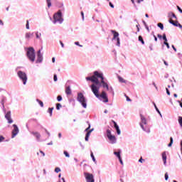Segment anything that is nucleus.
Here are the masks:
<instances>
[{"instance_id": "14", "label": "nucleus", "mask_w": 182, "mask_h": 182, "mask_svg": "<svg viewBox=\"0 0 182 182\" xmlns=\"http://www.w3.org/2000/svg\"><path fill=\"white\" fill-rule=\"evenodd\" d=\"M5 119H6V120L8 121V123L9 124L14 123V120L12 119V118L11 117V111H8L7 113H6L5 114Z\"/></svg>"}, {"instance_id": "15", "label": "nucleus", "mask_w": 182, "mask_h": 182, "mask_svg": "<svg viewBox=\"0 0 182 182\" xmlns=\"http://www.w3.org/2000/svg\"><path fill=\"white\" fill-rule=\"evenodd\" d=\"M87 81H90L93 83V85H97L99 84V80H97L96 78L93 77V75L92 77H86Z\"/></svg>"}, {"instance_id": "46", "label": "nucleus", "mask_w": 182, "mask_h": 182, "mask_svg": "<svg viewBox=\"0 0 182 182\" xmlns=\"http://www.w3.org/2000/svg\"><path fill=\"white\" fill-rule=\"evenodd\" d=\"M176 8H177L178 11L180 12V14H182L181 8H180V6H177Z\"/></svg>"}, {"instance_id": "6", "label": "nucleus", "mask_w": 182, "mask_h": 182, "mask_svg": "<svg viewBox=\"0 0 182 182\" xmlns=\"http://www.w3.org/2000/svg\"><path fill=\"white\" fill-rule=\"evenodd\" d=\"M53 23H63V18H62V11L59 10L57 13H55L53 16Z\"/></svg>"}, {"instance_id": "9", "label": "nucleus", "mask_w": 182, "mask_h": 182, "mask_svg": "<svg viewBox=\"0 0 182 182\" xmlns=\"http://www.w3.org/2000/svg\"><path fill=\"white\" fill-rule=\"evenodd\" d=\"M112 33L114 35V37L112 38V41H117V46H120V38H119V33L114 31L112 30Z\"/></svg>"}, {"instance_id": "45", "label": "nucleus", "mask_w": 182, "mask_h": 182, "mask_svg": "<svg viewBox=\"0 0 182 182\" xmlns=\"http://www.w3.org/2000/svg\"><path fill=\"white\" fill-rule=\"evenodd\" d=\"M179 23H178V21H175V22L173 23V26H178Z\"/></svg>"}, {"instance_id": "41", "label": "nucleus", "mask_w": 182, "mask_h": 182, "mask_svg": "<svg viewBox=\"0 0 182 182\" xmlns=\"http://www.w3.org/2000/svg\"><path fill=\"white\" fill-rule=\"evenodd\" d=\"M55 173H60V168L56 167V168H55Z\"/></svg>"}, {"instance_id": "5", "label": "nucleus", "mask_w": 182, "mask_h": 182, "mask_svg": "<svg viewBox=\"0 0 182 182\" xmlns=\"http://www.w3.org/2000/svg\"><path fill=\"white\" fill-rule=\"evenodd\" d=\"M26 56L30 62H35L36 55H35V48L33 47H29L27 48Z\"/></svg>"}, {"instance_id": "16", "label": "nucleus", "mask_w": 182, "mask_h": 182, "mask_svg": "<svg viewBox=\"0 0 182 182\" xmlns=\"http://www.w3.org/2000/svg\"><path fill=\"white\" fill-rule=\"evenodd\" d=\"M31 134H33L37 140V141H41V133L38 132H31Z\"/></svg>"}, {"instance_id": "55", "label": "nucleus", "mask_w": 182, "mask_h": 182, "mask_svg": "<svg viewBox=\"0 0 182 182\" xmlns=\"http://www.w3.org/2000/svg\"><path fill=\"white\" fill-rule=\"evenodd\" d=\"M118 159L119 161L120 164H122V166H123V160H122V158Z\"/></svg>"}, {"instance_id": "36", "label": "nucleus", "mask_w": 182, "mask_h": 182, "mask_svg": "<svg viewBox=\"0 0 182 182\" xmlns=\"http://www.w3.org/2000/svg\"><path fill=\"white\" fill-rule=\"evenodd\" d=\"M43 129L46 133L48 134V137H50V132L48 129H46V128H43Z\"/></svg>"}, {"instance_id": "56", "label": "nucleus", "mask_w": 182, "mask_h": 182, "mask_svg": "<svg viewBox=\"0 0 182 182\" xmlns=\"http://www.w3.org/2000/svg\"><path fill=\"white\" fill-rule=\"evenodd\" d=\"M60 43L61 45V48H65V44H63V42L60 41Z\"/></svg>"}, {"instance_id": "43", "label": "nucleus", "mask_w": 182, "mask_h": 182, "mask_svg": "<svg viewBox=\"0 0 182 182\" xmlns=\"http://www.w3.org/2000/svg\"><path fill=\"white\" fill-rule=\"evenodd\" d=\"M164 44L166 45V46L167 47L168 49H170V44H168V43H167V41H166V42H164Z\"/></svg>"}, {"instance_id": "18", "label": "nucleus", "mask_w": 182, "mask_h": 182, "mask_svg": "<svg viewBox=\"0 0 182 182\" xmlns=\"http://www.w3.org/2000/svg\"><path fill=\"white\" fill-rule=\"evenodd\" d=\"M114 124L115 130L117 131V134L118 135H120L122 132L120 131V128L119 127V125H117V123H116V122H114Z\"/></svg>"}, {"instance_id": "54", "label": "nucleus", "mask_w": 182, "mask_h": 182, "mask_svg": "<svg viewBox=\"0 0 182 182\" xmlns=\"http://www.w3.org/2000/svg\"><path fill=\"white\" fill-rule=\"evenodd\" d=\"M157 37L159 38V39H162L163 38V36H161V34H158Z\"/></svg>"}, {"instance_id": "40", "label": "nucleus", "mask_w": 182, "mask_h": 182, "mask_svg": "<svg viewBox=\"0 0 182 182\" xmlns=\"http://www.w3.org/2000/svg\"><path fill=\"white\" fill-rule=\"evenodd\" d=\"M53 80L54 82H58V75L56 74H54Z\"/></svg>"}, {"instance_id": "33", "label": "nucleus", "mask_w": 182, "mask_h": 182, "mask_svg": "<svg viewBox=\"0 0 182 182\" xmlns=\"http://www.w3.org/2000/svg\"><path fill=\"white\" fill-rule=\"evenodd\" d=\"M178 122L181 127H182V117H178Z\"/></svg>"}, {"instance_id": "8", "label": "nucleus", "mask_w": 182, "mask_h": 182, "mask_svg": "<svg viewBox=\"0 0 182 182\" xmlns=\"http://www.w3.org/2000/svg\"><path fill=\"white\" fill-rule=\"evenodd\" d=\"M107 137L109 140L111 144H116L117 143V139H116V136L112 134V131L110 129H107Z\"/></svg>"}, {"instance_id": "38", "label": "nucleus", "mask_w": 182, "mask_h": 182, "mask_svg": "<svg viewBox=\"0 0 182 182\" xmlns=\"http://www.w3.org/2000/svg\"><path fill=\"white\" fill-rule=\"evenodd\" d=\"M74 43H75L77 46H80V48H83V46L80 45V44L79 43V41H75Z\"/></svg>"}, {"instance_id": "2", "label": "nucleus", "mask_w": 182, "mask_h": 182, "mask_svg": "<svg viewBox=\"0 0 182 182\" xmlns=\"http://www.w3.org/2000/svg\"><path fill=\"white\" fill-rule=\"evenodd\" d=\"M93 78L99 80L98 84H92V85H95V86L102 87V86L106 83V79H105V76L103 75V73L102 71H98V70L94 71Z\"/></svg>"}, {"instance_id": "49", "label": "nucleus", "mask_w": 182, "mask_h": 182, "mask_svg": "<svg viewBox=\"0 0 182 182\" xmlns=\"http://www.w3.org/2000/svg\"><path fill=\"white\" fill-rule=\"evenodd\" d=\"M4 140H5V138L3 136L0 135V143L4 141Z\"/></svg>"}, {"instance_id": "4", "label": "nucleus", "mask_w": 182, "mask_h": 182, "mask_svg": "<svg viewBox=\"0 0 182 182\" xmlns=\"http://www.w3.org/2000/svg\"><path fill=\"white\" fill-rule=\"evenodd\" d=\"M77 100L80 103V105L84 107V109H86L87 107V100L82 92H78L77 96Z\"/></svg>"}, {"instance_id": "24", "label": "nucleus", "mask_w": 182, "mask_h": 182, "mask_svg": "<svg viewBox=\"0 0 182 182\" xmlns=\"http://www.w3.org/2000/svg\"><path fill=\"white\" fill-rule=\"evenodd\" d=\"M157 26H158V28H160V29H161V31H163V29H164V26L163 25L162 23H158Z\"/></svg>"}, {"instance_id": "53", "label": "nucleus", "mask_w": 182, "mask_h": 182, "mask_svg": "<svg viewBox=\"0 0 182 182\" xmlns=\"http://www.w3.org/2000/svg\"><path fill=\"white\" fill-rule=\"evenodd\" d=\"M109 4L111 8H114V5L112 2H109Z\"/></svg>"}, {"instance_id": "61", "label": "nucleus", "mask_w": 182, "mask_h": 182, "mask_svg": "<svg viewBox=\"0 0 182 182\" xmlns=\"http://www.w3.org/2000/svg\"><path fill=\"white\" fill-rule=\"evenodd\" d=\"M85 141H89V136H86L85 138Z\"/></svg>"}, {"instance_id": "11", "label": "nucleus", "mask_w": 182, "mask_h": 182, "mask_svg": "<svg viewBox=\"0 0 182 182\" xmlns=\"http://www.w3.org/2000/svg\"><path fill=\"white\" fill-rule=\"evenodd\" d=\"M13 130L11 132V139H15L16 137L17 134L19 133V128L18 127V125L13 124Z\"/></svg>"}, {"instance_id": "25", "label": "nucleus", "mask_w": 182, "mask_h": 182, "mask_svg": "<svg viewBox=\"0 0 182 182\" xmlns=\"http://www.w3.org/2000/svg\"><path fill=\"white\" fill-rule=\"evenodd\" d=\"M154 107H155V109H156V112H158L160 117H163V115L161 114V112H160V110L159 109V108H157V106L156 105V104L154 103Z\"/></svg>"}, {"instance_id": "27", "label": "nucleus", "mask_w": 182, "mask_h": 182, "mask_svg": "<svg viewBox=\"0 0 182 182\" xmlns=\"http://www.w3.org/2000/svg\"><path fill=\"white\" fill-rule=\"evenodd\" d=\"M41 36H42V34L40 33H39V32H36V38L37 39H41Z\"/></svg>"}, {"instance_id": "42", "label": "nucleus", "mask_w": 182, "mask_h": 182, "mask_svg": "<svg viewBox=\"0 0 182 182\" xmlns=\"http://www.w3.org/2000/svg\"><path fill=\"white\" fill-rule=\"evenodd\" d=\"M26 29H29L30 28H29V21H26Z\"/></svg>"}, {"instance_id": "17", "label": "nucleus", "mask_w": 182, "mask_h": 182, "mask_svg": "<svg viewBox=\"0 0 182 182\" xmlns=\"http://www.w3.org/2000/svg\"><path fill=\"white\" fill-rule=\"evenodd\" d=\"M162 160L164 161V166H166L167 164V154L166 152L162 153Z\"/></svg>"}, {"instance_id": "31", "label": "nucleus", "mask_w": 182, "mask_h": 182, "mask_svg": "<svg viewBox=\"0 0 182 182\" xmlns=\"http://www.w3.org/2000/svg\"><path fill=\"white\" fill-rule=\"evenodd\" d=\"M173 137L170 138V143L168 144V147H171V146H173Z\"/></svg>"}, {"instance_id": "48", "label": "nucleus", "mask_w": 182, "mask_h": 182, "mask_svg": "<svg viewBox=\"0 0 182 182\" xmlns=\"http://www.w3.org/2000/svg\"><path fill=\"white\" fill-rule=\"evenodd\" d=\"M1 104L2 105V107L4 109H5V105H4V99L1 100Z\"/></svg>"}, {"instance_id": "26", "label": "nucleus", "mask_w": 182, "mask_h": 182, "mask_svg": "<svg viewBox=\"0 0 182 182\" xmlns=\"http://www.w3.org/2000/svg\"><path fill=\"white\" fill-rule=\"evenodd\" d=\"M32 35H33V33L31 34V33H26L25 35L26 39H29V38H31V36H32Z\"/></svg>"}, {"instance_id": "47", "label": "nucleus", "mask_w": 182, "mask_h": 182, "mask_svg": "<svg viewBox=\"0 0 182 182\" xmlns=\"http://www.w3.org/2000/svg\"><path fill=\"white\" fill-rule=\"evenodd\" d=\"M89 130H90V124H88V127L87 129H85V132H89Z\"/></svg>"}, {"instance_id": "62", "label": "nucleus", "mask_w": 182, "mask_h": 182, "mask_svg": "<svg viewBox=\"0 0 182 182\" xmlns=\"http://www.w3.org/2000/svg\"><path fill=\"white\" fill-rule=\"evenodd\" d=\"M139 163H143V158L141 157L140 159H139Z\"/></svg>"}, {"instance_id": "13", "label": "nucleus", "mask_w": 182, "mask_h": 182, "mask_svg": "<svg viewBox=\"0 0 182 182\" xmlns=\"http://www.w3.org/2000/svg\"><path fill=\"white\" fill-rule=\"evenodd\" d=\"M102 87L104 89H107L108 90V92H109V93H112V95H113V96H114V91L113 90L112 87H109V84H107V82H105L103 85Z\"/></svg>"}, {"instance_id": "37", "label": "nucleus", "mask_w": 182, "mask_h": 182, "mask_svg": "<svg viewBox=\"0 0 182 182\" xmlns=\"http://www.w3.org/2000/svg\"><path fill=\"white\" fill-rule=\"evenodd\" d=\"M63 153H64L65 157H68V158L70 157V155L69 154V153L68 151H64Z\"/></svg>"}, {"instance_id": "1", "label": "nucleus", "mask_w": 182, "mask_h": 182, "mask_svg": "<svg viewBox=\"0 0 182 182\" xmlns=\"http://www.w3.org/2000/svg\"><path fill=\"white\" fill-rule=\"evenodd\" d=\"M90 88L92 93H94L95 96H96L97 99H100L101 97L104 100V103H107V102H109V98L107 97V94L106 93V92L102 91L101 94H99L100 87H97L95 85H91Z\"/></svg>"}, {"instance_id": "19", "label": "nucleus", "mask_w": 182, "mask_h": 182, "mask_svg": "<svg viewBox=\"0 0 182 182\" xmlns=\"http://www.w3.org/2000/svg\"><path fill=\"white\" fill-rule=\"evenodd\" d=\"M114 156H116V157H117V159H121L122 156L120 154H122V150L118 149L117 151H114Z\"/></svg>"}, {"instance_id": "58", "label": "nucleus", "mask_w": 182, "mask_h": 182, "mask_svg": "<svg viewBox=\"0 0 182 182\" xmlns=\"http://www.w3.org/2000/svg\"><path fill=\"white\" fill-rule=\"evenodd\" d=\"M86 136L90 137V132H87L85 134Z\"/></svg>"}, {"instance_id": "29", "label": "nucleus", "mask_w": 182, "mask_h": 182, "mask_svg": "<svg viewBox=\"0 0 182 182\" xmlns=\"http://www.w3.org/2000/svg\"><path fill=\"white\" fill-rule=\"evenodd\" d=\"M48 8H50L52 6L51 0H46Z\"/></svg>"}, {"instance_id": "64", "label": "nucleus", "mask_w": 182, "mask_h": 182, "mask_svg": "<svg viewBox=\"0 0 182 182\" xmlns=\"http://www.w3.org/2000/svg\"><path fill=\"white\" fill-rule=\"evenodd\" d=\"M154 41L155 42H157L158 39H157V37L156 36L154 35Z\"/></svg>"}, {"instance_id": "32", "label": "nucleus", "mask_w": 182, "mask_h": 182, "mask_svg": "<svg viewBox=\"0 0 182 182\" xmlns=\"http://www.w3.org/2000/svg\"><path fill=\"white\" fill-rule=\"evenodd\" d=\"M90 156L94 163H96V158H95V155H93V152L91 151Z\"/></svg>"}, {"instance_id": "57", "label": "nucleus", "mask_w": 182, "mask_h": 182, "mask_svg": "<svg viewBox=\"0 0 182 182\" xmlns=\"http://www.w3.org/2000/svg\"><path fill=\"white\" fill-rule=\"evenodd\" d=\"M145 28L148 32H150V28H149V26H145Z\"/></svg>"}, {"instance_id": "63", "label": "nucleus", "mask_w": 182, "mask_h": 182, "mask_svg": "<svg viewBox=\"0 0 182 182\" xmlns=\"http://www.w3.org/2000/svg\"><path fill=\"white\" fill-rule=\"evenodd\" d=\"M177 27H178V28H180V29H182V26H181V23L178 24V26H177Z\"/></svg>"}, {"instance_id": "52", "label": "nucleus", "mask_w": 182, "mask_h": 182, "mask_svg": "<svg viewBox=\"0 0 182 182\" xmlns=\"http://www.w3.org/2000/svg\"><path fill=\"white\" fill-rule=\"evenodd\" d=\"M166 94L170 96V90H168V88H166Z\"/></svg>"}, {"instance_id": "3", "label": "nucleus", "mask_w": 182, "mask_h": 182, "mask_svg": "<svg viewBox=\"0 0 182 182\" xmlns=\"http://www.w3.org/2000/svg\"><path fill=\"white\" fill-rule=\"evenodd\" d=\"M141 117V122L139 123L140 127L142 129L144 132H146V133H150V127H149V124H147V119L143 114H140Z\"/></svg>"}, {"instance_id": "35", "label": "nucleus", "mask_w": 182, "mask_h": 182, "mask_svg": "<svg viewBox=\"0 0 182 182\" xmlns=\"http://www.w3.org/2000/svg\"><path fill=\"white\" fill-rule=\"evenodd\" d=\"M162 39L164 41V42H167V37L166 36V33L163 34Z\"/></svg>"}, {"instance_id": "10", "label": "nucleus", "mask_w": 182, "mask_h": 182, "mask_svg": "<svg viewBox=\"0 0 182 182\" xmlns=\"http://www.w3.org/2000/svg\"><path fill=\"white\" fill-rule=\"evenodd\" d=\"M84 176L87 182H95V177L93 176V174L85 172Z\"/></svg>"}, {"instance_id": "28", "label": "nucleus", "mask_w": 182, "mask_h": 182, "mask_svg": "<svg viewBox=\"0 0 182 182\" xmlns=\"http://www.w3.org/2000/svg\"><path fill=\"white\" fill-rule=\"evenodd\" d=\"M53 107H51V108L50 107V108H48V113H49L50 117H52V113H53Z\"/></svg>"}, {"instance_id": "59", "label": "nucleus", "mask_w": 182, "mask_h": 182, "mask_svg": "<svg viewBox=\"0 0 182 182\" xmlns=\"http://www.w3.org/2000/svg\"><path fill=\"white\" fill-rule=\"evenodd\" d=\"M178 103H179L180 107L182 108V102L180 100H178Z\"/></svg>"}, {"instance_id": "21", "label": "nucleus", "mask_w": 182, "mask_h": 182, "mask_svg": "<svg viewBox=\"0 0 182 182\" xmlns=\"http://www.w3.org/2000/svg\"><path fill=\"white\" fill-rule=\"evenodd\" d=\"M65 93L66 95H72V90L70 89V86L66 87Z\"/></svg>"}, {"instance_id": "23", "label": "nucleus", "mask_w": 182, "mask_h": 182, "mask_svg": "<svg viewBox=\"0 0 182 182\" xmlns=\"http://www.w3.org/2000/svg\"><path fill=\"white\" fill-rule=\"evenodd\" d=\"M138 41L142 43V45H144V40H143V37L141 36H139Z\"/></svg>"}, {"instance_id": "51", "label": "nucleus", "mask_w": 182, "mask_h": 182, "mask_svg": "<svg viewBox=\"0 0 182 182\" xmlns=\"http://www.w3.org/2000/svg\"><path fill=\"white\" fill-rule=\"evenodd\" d=\"M81 16L82 18V21H85V13H83V11H81Z\"/></svg>"}, {"instance_id": "7", "label": "nucleus", "mask_w": 182, "mask_h": 182, "mask_svg": "<svg viewBox=\"0 0 182 182\" xmlns=\"http://www.w3.org/2000/svg\"><path fill=\"white\" fill-rule=\"evenodd\" d=\"M17 76L19 77L20 80L23 82V85H26V82H28V75H26V73L18 70L17 72Z\"/></svg>"}, {"instance_id": "60", "label": "nucleus", "mask_w": 182, "mask_h": 182, "mask_svg": "<svg viewBox=\"0 0 182 182\" xmlns=\"http://www.w3.org/2000/svg\"><path fill=\"white\" fill-rule=\"evenodd\" d=\"M169 23H171V25H173V23H174V21L170 19V20H169Z\"/></svg>"}, {"instance_id": "30", "label": "nucleus", "mask_w": 182, "mask_h": 182, "mask_svg": "<svg viewBox=\"0 0 182 182\" xmlns=\"http://www.w3.org/2000/svg\"><path fill=\"white\" fill-rule=\"evenodd\" d=\"M36 102H38V103L40 105L41 107H43V102H42L39 99H36Z\"/></svg>"}, {"instance_id": "34", "label": "nucleus", "mask_w": 182, "mask_h": 182, "mask_svg": "<svg viewBox=\"0 0 182 182\" xmlns=\"http://www.w3.org/2000/svg\"><path fill=\"white\" fill-rule=\"evenodd\" d=\"M62 107V105L60 103L56 104V109L57 110H60V108Z\"/></svg>"}, {"instance_id": "12", "label": "nucleus", "mask_w": 182, "mask_h": 182, "mask_svg": "<svg viewBox=\"0 0 182 182\" xmlns=\"http://www.w3.org/2000/svg\"><path fill=\"white\" fill-rule=\"evenodd\" d=\"M43 60V55L41 53V50H38L37 52V60L36 63H42Z\"/></svg>"}, {"instance_id": "20", "label": "nucleus", "mask_w": 182, "mask_h": 182, "mask_svg": "<svg viewBox=\"0 0 182 182\" xmlns=\"http://www.w3.org/2000/svg\"><path fill=\"white\" fill-rule=\"evenodd\" d=\"M168 18H174V19L177 20V16H176V14L171 11L168 14Z\"/></svg>"}, {"instance_id": "39", "label": "nucleus", "mask_w": 182, "mask_h": 182, "mask_svg": "<svg viewBox=\"0 0 182 182\" xmlns=\"http://www.w3.org/2000/svg\"><path fill=\"white\" fill-rule=\"evenodd\" d=\"M58 102H62V95H58L57 97Z\"/></svg>"}, {"instance_id": "50", "label": "nucleus", "mask_w": 182, "mask_h": 182, "mask_svg": "<svg viewBox=\"0 0 182 182\" xmlns=\"http://www.w3.org/2000/svg\"><path fill=\"white\" fill-rule=\"evenodd\" d=\"M126 98H127V102H132V99H130V97H129V96L125 95Z\"/></svg>"}, {"instance_id": "22", "label": "nucleus", "mask_w": 182, "mask_h": 182, "mask_svg": "<svg viewBox=\"0 0 182 182\" xmlns=\"http://www.w3.org/2000/svg\"><path fill=\"white\" fill-rule=\"evenodd\" d=\"M118 80L120 83H127V80L123 79L121 76H118Z\"/></svg>"}, {"instance_id": "44", "label": "nucleus", "mask_w": 182, "mask_h": 182, "mask_svg": "<svg viewBox=\"0 0 182 182\" xmlns=\"http://www.w3.org/2000/svg\"><path fill=\"white\" fill-rule=\"evenodd\" d=\"M165 180H166V181H167V180H168V173H165Z\"/></svg>"}]
</instances>
